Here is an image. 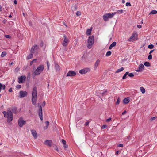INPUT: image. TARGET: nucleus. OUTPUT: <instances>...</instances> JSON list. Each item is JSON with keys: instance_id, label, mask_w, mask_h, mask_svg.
<instances>
[{"instance_id": "1", "label": "nucleus", "mask_w": 157, "mask_h": 157, "mask_svg": "<svg viewBox=\"0 0 157 157\" xmlns=\"http://www.w3.org/2000/svg\"><path fill=\"white\" fill-rule=\"evenodd\" d=\"M3 113L5 117L7 118V121L8 122H10L13 119V114L10 110H8L7 112L3 111Z\"/></svg>"}, {"instance_id": "2", "label": "nucleus", "mask_w": 157, "mask_h": 157, "mask_svg": "<svg viewBox=\"0 0 157 157\" xmlns=\"http://www.w3.org/2000/svg\"><path fill=\"white\" fill-rule=\"evenodd\" d=\"M94 41V37L93 36H90L88 37L87 45L89 49H90L92 47Z\"/></svg>"}, {"instance_id": "3", "label": "nucleus", "mask_w": 157, "mask_h": 157, "mask_svg": "<svg viewBox=\"0 0 157 157\" xmlns=\"http://www.w3.org/2000/svg\"><path fill=\"white\" fill-rule=\"evenodd\" d=\"M44 69V65H40L37 67V69L34 72V74L36 76L40 75L43 71Z\"/></svg>"}, {"instance_id": "4", "label": "nucleus", "mask_w": 157, "mask_h": 157, "mask_svg": "<svg viewBox=\"0 0 157 157\" xmlns=\"http://www.w3.org/2000/svg\"><path fill=\"white\" fill-rule=\"evenodd\" d=\"M116 12H114L112 13H106L104 14L103 16V19L105 21L108 20V18H112L116 14Z\"/></svg>"}, {"instance_id": "5", "label": "nucleus", "mask_w": 157, "mask_h": 157, "mask_svg": "<svg viewBox=\"0 0 157 157\" xmlns=\"http://www.w3.org/2000/svg\"><path fill=\"white\" fill-rule=\"evenodd\" d=\"M138 34L136 32H134L128 40L129 42L133 41L138 39Z\"/></svg>"}, {"instance_id": "6", "label": "nucleus", "mask_w": 157, "mask_h": 157, "mask_svg": "<svg viewBox=\"0 0 157 157\" xmlns=\"http://www.w3.org/2000/svg\"><path fill=\"white\" fill-rule=\"evenodd\" d=\"M63 40L62 42V44L63 46L66 47L68 44L69 42V40L65 35L63 34Z\"/></svg>"}, {"instance_id": "7", "label": "nucleus", "mask_w": 157, "mask_h": 157, "mask_svg": "<svg viewBox=\"0 0 157 157\" xmlns=\"http://www.w3.org/2000/svg\"><path fill=\"white\" fill-rule=\"evenodd\" d=\"M39 47V46L36 44L32 46L30 52L34 54L35 52H37Z\"/></svg>"}, {"instance_id": "8", "label": "nucleus", "mask_w": 157, "mask_h": 157, "mask_svg": "<svg viewBox=\"0 0 157 157\" xmlns=\"http://www.w3.org/2000/svg\"><path fill=\"white\" fill-rule=\"evenodd\" d=\"M26 121H24L22 117H21L18 120V124L19 127H21L25 124Z\"/></svg>"}, {"instance_id": "9", "label": "nucleus", "mask_w": 157, "mask_h": 157, "mask_svg": "<svg viewBox=\"0 0 157 157\" xmlns=\"http://www.w3.org/2000/svg\"><path fill=\"white\" fill-rule=\"evenodd\" d=\"M90 70V69L89 68H85L79 70V72L81 74H84L87 72H89Z\"/></svg>"}, {"instance_id": "10", "label": "nucleus", "mask_w": 157, "mask_h": 157, "mask_svg": "<svg viewBox=\"0 0 157 157\" xmlns=\"http://www.w3.org/2000/svg\"><path fill=\"white\" fill-rule=\"evenodd\" d=\"M37 88L36 87H34L33 89L32 93V98H36L37 97Z\"/></svg>"}, {"instance_id": "11", "label": "nucleus", "mask_w": 157, "mask_h": 157, "mask_svg": "<svg viewBox=\"0 0 157 157\" xmlns=\"http://www.w3.org/2000/svg\"><path fill=\"white\" fill-rule=\"evenodd\" d=\"M76 75V73L74 71H69L67 74V76H74Z\"/></svg>"}, {"instance_id": "12", "label": "nucleus", "mask_w": 157, "mask_h": 157, "mask_svg": "<svg viewBox=\"0 0 157 157\" xmlns=\"http://www.w3.org/2000/svg\"><path fill=\"white\" fill-rule=\"evenodd\" d=\"M26 77L25 76H21L19 78L18 83H23V81H25Z\"/></svg>"}, {"instance_id": "13", "label": "nucleus", "mask_w": 157, "mask_h": 157, "mask_svg": "<svg viewBox=\"0 0 157 157\" xmlns=\"http://www.w3.org/2000/svg\"><path fill=\"white\" fill-rule=\"evenodd\" d=\"M52 141L51 140H47L44 143V144L48 146L51 147L52 145Z\"/></svg>"}, {"instance_id": "14", "label": "nucleus", "mask_w": 157, "mask_h": 157, "mask_svg": "<svg viewBox=\"0 0 157 157\" xmlns=\"http://www.w3.org/2000/svg\"><path fill=\"white\" fill-rule=\"evenodd\" d=\"M27 93L25 91H21L20 92V95L21 98L25 97L26 96Z\"/></svg>"}, {"instance_id": "15", "label": "nucleus", "mask_w": 157, "mask_h": 157, "mask_svg": "<svg viewBox=\"0 0 157 157\" xmlns=\"http://www.w3.org/2000/svg\"><path fill=\"white\" fill-rule=\"evenodd\" d=\"M31 133L35 139H36L37 138V133L36 131L34 130H32L31 131Z\"/></svg>"}, {"instance_id": "16", "label": "nucleus", "mask_w": 157, "mask_h": 157, "mask_svg": "<svg viewBox=\"0 0 157 157\" xmlns=\"http://www.w3.org/2000/svg\"><path fill=\"white\" fill-rule=\"evenodd\" d=\"M100 62V61L99 59H98L96 61L94 67V70H96L97 69V67L98 66Z\"/></svg>"}, {"instance_id": "17", "label": "nucleus", "mask_w": 157, "mask_h": 157, "mask_svg": "<svg viewBox=\"0 0 157 157\" xmlns=\"http://www.w3.org/2000/svg\"><path fill=\"white\" fill-rule=\"evenodd\" d=\"M62 142L63 144V146L65 148L68 147V145L66 144V141L64 139H63L62 140Z\"/></svg>"}, {"instance_id": "18", "label": "nucleus", "mask_w": 157, "mask_h": 157, "mask_svg": "<svg viewBox=\"0 0 157 157\" xmlns=\"http://www.w3.org/2000/svg\"><path fill=\"white\" fill-rule=\"evenodd\" d=\"M116 45V43L115 42H114L113 43H112L111 45H110L109 47V49H111L112 48L115 46Z\"/></svg>"}, {"instance_id": "19", "label": "nucleus", "mask_w": 157, "mask_h": 157, "mask_svg": "<svg viewBox=\"0 0 157 157\" xmlns=\"http://www.w3.org/2000/svg\"><path fill=\"white\" fill-rule=\"evenodd\" d=\"M6 86L5 85H2L0 83V92L1 91V90L2 89L4 90L5 89Z\"/></svg>"}, {"instance_id": "20", "label": "nucleus", "mask_w": 157, "mask_h": 157, "mask_svg": "<svg viewBox=\"0 0 157 157\" xmlns=\"http://www.w3.org/2000/svg\"><path fill=\"white\" fill-rule=\"evenodd\" d=\"M46 124V126L44 127V130H46L47 129L49 125V122L48 121H47L45 122Z\"/></svg>"}, {"instance_id": "21", "label": "nucleus", "mask_w": 157, "mask_h": 157, "mask_svg": "<svg viewBox=\"0 0 157 157\" xmlns=\"http://www.w3.org/2000/svg\"><path fill=\"white\" fill-rule=\"evenodd\" d=\"M130 101L129 99H124L123 100V103L126 104L128 103Z\"/></svg>"}, {"instance_id": "22", "label": "nucleus", "mask_w": 157, "mask_h": 157, "mask_svg": "<svg viewBox=\"0 0 157 157\" xmlns=\"http://www.w3.org/2000/svg\"><path fill=\"white\" fill-rule=\"evenodd\" d=\"M39 110L38 111L39 115L42 114V109L41 105L39 106Z\"/></svg>"}, {"instance_id": "23", "label": "nucleus", "mask_w": 157, "mask_h": 157, "mask_svg": "<svg viewBox=\"0 0 157 157\" xmlns=\"http://www.w3.org/2000/svg\"><path fill=\"white\" fill-rule=\"evenodd\" d=\"M144 66L143 64H140L138 67V68L142 70L144 69Z\"/></svg>"}, {"instance_id": "24", "label": "nucleus", "mask_w": 157, "mask_h": 157, "mask_svg": "<svg viewBox=\"0 0 157 157\" xmlns=\"http://www.w3.org/2000/svg\"><path fill=\"white\" fill-rule=\"evenodd\" d=\"M91 29H88L86 32V34L88 36L90 35L91 33Z\"/></svg>"}, {"instance_id": "25", "label": "nucleus", "mask_w": 157, "mask_h": 157, "mask_svg": "<svg viewBox=\"0 0 157 157\" xmlns=\"http://www.w3.org/2000/svg\"><path fill=\"white\" fill-rule=\"evenodd\" d=\"M124 70V68L123 67H121L120 69H118L116 71V73H117L122 71Z\"/></svg>"}, {"instance_id": "26", "label": "nucleus", "mask_w": 157, "mask_h": 157, "mask_svg": "<svg viewBox=\"0 0 157 157\" xmlns=\"http://www.w3.org/2000/svg\"><path fill=\"white\" fill-rule=\"evenodd\" d=\"M157 13V11H156L155 10H152L149 13V14L150 15L151 14H155Z\"/></svg>"}, {"instance_id": "27", "label": "nucleus", "mask_w": 157, "mask_h": 157, "mask_svg": "<svg viewBox=\"0 0 157 157\" xmlns=\"http://www.w3.org/2000/svg\"><path fill=\"white\" fill-rule=\"evenodd\" d=\"M140 90L142 92V93L143 94H144L145 92V89L142 87H140Z\"/></svg>"}, {"instance_id": "28", "label": "nucleus", "mask_w": 157, "mask_h": 157, "mask_svg": "<svg viewBox=\"0 0 157 157\" xmlns=\"http://www.w3.org/2000/svg\"><path fill=\"white\" fill-rule=\"evenodd\" d=\"M144 65L147 67H149L150 66V63L148 62H146L144 63Z\"/></svg>"}, {"instance_id": "29", "label": "nucleus", "mask_w": 157, "mask_h": 157, "mask_svg": "<svg viewBox=\"0 0 157 157\" xmlns=\"http://www.w3.org/2000/svg\"><path fill=\"white\" fill-rule=\"evenodd\" d=\"M128 74V72H126L122 77V79H124L126 78V76Z\"/></svg>"}, {"instance_id": "30", "label": "nucleus", "mask_w": 157, "mask_h": 157, "mask_svg": "<svg viewBox=\"0 0 157 157\" xmlns=\"http://www.w3.org/2000/svg\"><path fill=\"white\" fill-rule=\"evenodd\" d=\"M32 102L33 105L36 104V99H32Z\"/></svg>"}, {"instance_id": "31", "label": "nucleus", "mask_w": 157, "mask_h": 157, "mask_svg": "<svg viewBox=\"0 0 157 157\" xmlns=\"http://www.w3.org/2000/svg\"><path fill=\"white\" fill-rule=\"evenodd\" d=\"M111 54V52L110 51H108L106 54V56L107 57L110 56Z\"/></svg>"}, {"instance_id": "32", "label": "nucleus", "mask_w": 157, "mask_h": 157, "mask_svg": "<svg viewBox=\"0 0 157 157\" xmlns=\"http://www.w3.org/2000/svg\"><path fill=\"white\" fill-rule=\"evenodd\" d=\"M33 53H31L27 57V59H30L32 58L33 57Z\"/></svg>"}, {"instance_id": "33", "label": "nucleus", "mask_w": 157, "mask_h": 157, "mask_svg": "<svg viewBox=\"0 0 157 157\" xmlns=\"http://www.w3.org/2000/svg\"><path fill=\"white\" fill-rule=\"evenodd\" d=\"M123 10L122 9L117 10V13L118 14H121L123 13Z\"/></svg>"}, {"instance_id": "34", "label": "nucleus", "mask_w": 157, "mask_h": 157, "mask_svg": "<svg viewBox=\"0 0 157 157\" xmlns=\"http://www.w3.org/2000/svg\"><path fill=\"white\" fill-rule=\"evenodd\" d=\"M107 90L106 89L103 92L101 93V94L102 96H104V95H106L107 94Z\"/></svg>"}, {"instance_id": "35", "label": "nucleus", "mask_w": 157, "mask_h": 157, "mask_svg": "<svg viewBox=\"0 0 157 157\" xmlns=\"http://www.w3.org/2000/svg\"><path fill=\"white\" fill-rule=\"evenodd\" d=\"M6 54V52H2L1 56L2 57H4L5 56Z\"/></svg>"}, {"instance_id": "36", "label": "nucleus", "mask_w": 157, "mask_h": 157, "mask_svg": "<svg viewBox=\"0 0 157 157\" xmlns=\"http://www.w3.org/2000/svg\"><path fill=\"white\" fill-rule=\"evenodd\" d=\"M148 48L149 49H152L154 48V45L152 44L149 45L148 46Z\"/></svg>"}, {"instance_id": "37", "label": "nucleus", "mask_w": 157, "mask_h": 157, "mask_svg": "<svg viewBox=\"0 0 157 157\" xmlns=\"http://www.w3.org/2000/svg\"><path fill=\"white\" fill-rule=\"evenodd\" d=\"M128 76L130 77H132L134 76V75L132 73H130L128 74Z\"/></svg>"}, {"instance_id": "38", "label": "nucleus", "mask_w": 157, "mask_h": 157, "mask_svg": "<svg viewBox=\"0 0 157 157\" xmlns=\"http://www.w3.org/2000/svg\"><path fill=\"white\" fill-rule=\"evenodd\" d=\"M55 68L57 70H58L59 69V67L58 64L55 65Z\"/></svg>"}, {"instance_id": "39", "label": "nucleus", "mask_w": 157, "mask_h": 157, "mask_svg": "<svg viewBox=\"0 0 157 157\" xmlns=\"http://www.w3.org/2000/svg\"><path fill=\"white\" fill-rule=\"evenodd\" d=\"M37 60V59H33L32 61H31L30 63V65H32L33 63L34 62H35Z\"/></svg>"}, {"instance_id": "40", "label": "nucleus", "mask_w": 157, "mask_h": 157, "mask_svg": "<svg viewBox=\"0 0 157 157\" xmlns=\"http://www.w3.org/2000/svg\"><path fill=\"white\" fill-rule=\"evenodd\" d=\"M152 55L151 54H149L148 57V59L149 60H150L152 59Z\"/></svg>"}, {"instance_id": "41", "label": "nucleus", "mask_w": 157, "mask_h": 157, "mask_svg": "<svg viewBox=\"0 0 157 157\" xmlns=\"http://www.w3.org/2000/svg\"><path fill=\"white\" fill-rule=\"evenodd\" d=\"M156 117H152L151 118V119H150V121H152L153 120H155L156 119Z\"/></svg>"}, {"instance_id": "42", "label": "nucleus", "mask_w": 157, "mask_h": 157, "mask_svg": "<svg viewBox=\"0 0 157 157\" xmlns=\"http://www.w3.org/2000/svg\"><path fill=\"white\" fill-rule=\"evenodd\" d=\"M76 14L77 16H79L81 14V13L79 11H78L77 12Z\"/></svg>"}, {"instance_id": "43", "label": "nucleus", "mask_w": 157, "mask_h": 157, "mask_svg": "<svg viewBox=\"0 0 157 157\" xmlns=\"http://www.w3.org/2000/svg\"><path fill=\"white\" fill-rule=\"evenodd\" d=\"M5 36L6 38L9 39H10L11 38V36L9 35H5Z\"/></svg>"}, {"instance_id": "44", "label": "nucleus", "mask_w": 157, "mask_h": 157, "mask_svg": "<svg viewBox=\"0 0 157 157\" xmlns=\"http://www.w3.org/2000/svg\"><path fill=\"white\" fill-rule=\"evenodd\" d=\"M120 102V99H117L116 103V104L118 105L119 104Z\"/></svg>"}, {"instance_id": "45", "label": "nucleus", "mask_w": 157, "mask_h": 157, "mask_svg": "<svg viewBox=\"0 0 157 157\" xmlns=\"http://www.w3.org/2000/svg\"><path fill=\"white\" fill-rule=\"evenodd\" d=\"M126 6H131V4H130V3L129 2H127L126 3Z\"/></svg>"}, {"instance_id": "46", "label": "nucleus", "mask_w": 157, "mask_h": 157, "mask_svg": "<svg viewBox=\"0 0 157 157\" xmlns=\"http://www.w3.org/2000/svg\"><path fill=\"white\" fill-rule=\"evenodd\" d=\"M118 146L119 147H122L123 146V145L122 144H118Z\"/></svg>"}, {"instance_id": "47", "label": "nucleus", "mask_w": 157, "mask_h": 157, "mask_svg": "<svg viewBox=\"0 0 157 157\" xmlns=\"http://www.w3.org/2000/svg\"><path fill=\"white\" fill-rule=\"evenodd\" d=\"M107 127V126L106 125H103L101 127L102 129H105V128Z\"/></svg>"}, {"instance_id": "48", "label": "nucleus", "mask_w": 157, "mask_h": 157, "mask_svg": "<svg viewBox=\"0 0 157 157\" xmlns=\"http://www.w3.org/2000/svg\"><path fill=\"white\" fill-rule=\"evenodd\" d=\"M39 117H40V119L41 120H43V115L41 114V115H39Z\"/></svg>"}, {"instance_id": "49", "label": "nucleus", "mask_w": 157, "mask_h": 157, "mask_svg": "<svg viewBox=\"0 0 157 157\" xmlns=\"http://www.w3.org/2000/svg\"><path fill=\"white\" fill-rule=\"evenodd\" d=\"M111 120V118H109L108 119H107L106 120V121L107 122H109Z\"/></svg>"}, {"instance_id": "50", "label": "nucleus", "mask_w": 157, "mask_h": 157, "mask_svg": "<svg viewBox=\"0 0 157 157\" xmlns=\"http://www.w3.org/2000/svg\"><path fill=\"white\" fill-rule=\"evenodd\" d=\"M21 86L19 85H18L17 86V88L18 89H20L21 88Z\"/></svg>"}, {"instance_id": "51", "label": "nucleus", "mask_w": 157, "mask_h": 157, "mask_svg": "<svg viewBox=\"0 0 157 157\" xmlns=\"http://www.w3.org/2000/svg\"><path fill=\"white\" fill-rule=\"evenodd\" d=\"M89 122H86L85 123V125L86 126H87L89 125Z\"/></svg>"}, {"instance_id": "52", "label": "nucleus", "mask_w": 157, "mask_h": 157, "mask_svg": "<svg viewBox=\"0 0 157 157\" xmlns=\"http://www.w3.org/2000/svg\"><path fill=\"white\" fill-rule=\"evenodd\" d=\"M55 150L57 151H59V150H58V148L57 147V146H56L55 147Z\"/></svg>"}, {"instance_id": "53", "label": "nucleus", "mask_w": 157, "mask_h": 157, "mask_svg": "<svg viewBox=\"0 0 157 157\" xmlns=\"http://www.w3.org/2000/svg\"><path fill=\"white\" fill-rule=\"evenodd\" d=\"M47 65L48 69V70L49 68V65L48 62V61H47Z\"/></svg>"}, {"instance_id": "54", "label": "nucleus", "mask_w": 157, "mask_h": 157, "mask_svg": "<svg viewBox=\"0 0 157 157\" xmlns=\"http://www.w3.org/2000/svg\"><path fill=\"white\" fill-rule=\"evenodd\" d=\"M9 92H12V88H10L9 90Z\"/></svg>"}, {"instance_id": "55", "label": "nucleus", "mask_w": 157, "mask_h": 157, "mask_svg": "<svg viewBox=\"0 0 157 157\" xmlns=\"http://www.w3.org/2000/svg\"><path fill=\"white\" fill-rule=\"evenodd\" d=\"M45 105V101H44L43 102V103L42 104V105L43 106H44Z\"/></svg>"}, {"instance_id": "56", "label": "nucleus", "mask_w": 157, "mask_h": 157, "mask_svg": "<svg viewBox=\"0 0 157 157\" xmlns=\"http://www.w3.org/2000/svg\"><path fill=\"white\" fill-rule=\"evenodd\" d=\"M137 27L139 28H141L142 27V26L139 25H137Z\"/></svg>"}, {"instance_id": "57", "label": "nucleus", "mask_w": 157, "mask_h": 157, "mask_svg": "<svg viewBox=\"0 0 157 157\" xmlns=\"http://www.w3.org/2000/svg\"><path fill=\"white\" fill-rule=\"evenodd\" d=\"M136 71L137 72H139V71H142V70H141L140 69H139L138 68L137 70H136Z\"/></svg>"}, {"instance_id": "58", "label": "nucleus", "mask_w": 157, "mask_h": 157, "mask_svg": "<svg viewBox=\"0 0 157 157\" xmlns=\"http://www.w3.org/2000/svg\"><path fill=\"white\" fill-rule=\"evenodd\" d=\"M126 111L125 110L122 113V114L123 115L125 114L126 113Z\"/></svg>"}, {"instance_id": "59", "label": "nucleus", "mask_w": 157, "mask_h": 157, "mask_svg": "<svg viewBox=\"0 0 157 157\" xmlns=\"http://www.w3.org/2000/svg\"><path fill=\"white\" fill-rule=\"evenodd\" d=\"M154 51V50H151L149 52V54H151V53H152Z\"/></svg>"}, {"instance_id": "60", "label": "nucleus", "mask_w": 157, "mask_h": 157, "mask_svg": "<svg viewBox=\"0 0 157 157\" xmlns=\"http://www.w3.org/2000/svg\"><path fill=\"white\" fill-rule=\"evenodd\" d=\"M14 3L15 4H17V2L16 0H14Z\"/></svg>"}, {"instance_id": "61", "label": "nucleus", "mask_w": 157, "mask_h": 157, "mask_svg": "<svg viewBox=\"0 0 157 157\" xmlns=\"http://www.w3.org/2000/svg\"><path fill=\"white\" fill-rule=\"evenodd\" d=\"M2 7L1 5H0V12H1L2 10Z\"/></svg>"}, {"instance_id": "62", "label": "nucleus", "mask_w": 157, "mask_h": 157, "mask_svg": "<svg viewBox=\"0 0 157 157\" xmlns=\"http://www.w3.org/2000/svg\"><path fill=\"white\" fill-rule=\"evenodd\" d=\"M122 3H125V1L124 0H122Z\"/></svg>"}, {"instance_id": "63", "label": "nucleus", "mask_w": 157, "mask_h": 157, "mask_svg": "<svg viewBox=\"0 0 157 157\" xmlns=\"http://www.w3.org/2000/svg\"><path fill=\"white\" fill-rule=\"evenodd\" d=\"M13 62H11V63H9V64L10 65H13Z\"/></svg>"}, {"instance_id": "64", "label": "nucleus", "mask_w": 157, "mask_h": 157, "mask_svg": "<svg viewBox=\"0 0 157 157\" xmlns=\"http://www.w3.org/2000/svg\"><path fill=\"white\" fill-rule=\"evenodd\" d=\"M130 136H127V138L128 140H129L130 139Z\"/></svg>"}]
</instances>
